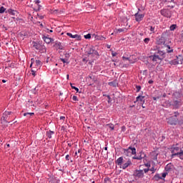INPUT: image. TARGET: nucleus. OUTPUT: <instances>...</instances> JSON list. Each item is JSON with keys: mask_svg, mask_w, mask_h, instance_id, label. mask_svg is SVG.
Instances as JSON below:
<instances>
[{"mask_svg": "<svg viewBox=\"0 0 183 183\" xmlns=\"http://www.w3.org/2000/svg\"><path fill=\"white\" fill-rule=\"evenodd\" d=\"M178 117H179V112H175L174 116L167 119V124H169V125H177L178 124Z\"/></svg>", "mask_w": 183, "mask_h": 183, "instance_id": "nucleus-1", "label": "nucleus"}, {"mask_svg": "<svg viewBox=\"0 0 183 183\" xmlns=\"http://www.w3.org/2000/svg\"><path fill=\"white\" fill-rule=\"evenodd\" d=\"M157 44L158 45H164L165 48H167V51L168 54H170V52H174V49H171V46L169 45L165 44V38L162 36L157 40Z\"/></svg>", "mask_w": 183, "mask_h": 183, "instance_id": "nucleus-2", "label": "nucleus"}, {"mask_svg": "<svg viewBox=\"0 0 183 183\" xmlns=\"http://www.w3.org/2000/svg\"><path fill=\"white\" fill-rule=\"evenodd\" d=\"M123 152L126 157H131V155H135L137 154V149L129 147L128 149H124Z\"/></svg>", "mask_w": 183, "mask_h": 183, "instance_id": "nucleus-3", "label": "nucleus"}, {"mask_svg": "<svg viewBox=\"0 0 183 183\" xmlns=\"http://www.w3.org/2000/svg\"><path fill=\"white\" fill-rule=\"evenodd\" d=\"M170 105L175 109H178V108L182 105V101L179 99H173V101L170 103Z\"/></svg>", "mask_w": 183, "mask_h": 183, "instance_id": "nucleus-4", "label": "nucleus"}, {"mask_svg": "<svg viewBox=\"0 0 183 183\" xmlns=\"http://www.w3.org/2000/svg\"><path fill=\"white\" fill-rule=\"evenodd\" d=\"M160 14L161 15H162V16H165V18H171L172 16V14H171V11H169V9H162L160 11Z\"/></svg>", "mask_w": 183, "mask_h": 183, "instance_id": "nucleus-5", "label": "nucleus"}, {"mask_svg": "<svg viewBox=\"0 0 183 183\" xmlns=\"http://www.w3.org/2000/svg\"><path fill=\"white\" fill-rule=\"evenodd\" d=\"M87 55H93V56H99V54L97 50L94 49V47H90L87 51H86Z\"/></svg>", "mask_w": 183, "mask_h": 183, "instance_id": "nucleus-6", "label": "nucleus"}, {"mask_svg": "<svg viewBox=\"0 0 183 183\" xmlns=\"http://www.w3.org/2000/svg\"><path fill=\"white\" fill-rule=\"evenodd\" d=\"M36 64V68H41V66H42V61H41V60H36L34 59H31V64H30V68H32V65H34V64Z\"/></svg>", "mask_w": 183, "mask_h": 183, "instance_id": "nucleus-7", "label": "nucleus"}, {"mask_svg": "<svg viewBox=\"0 0 183 183\" xmlns=\"http://www.w3.org/2000/svg\"><path fill=\"white\" fill-rule=\"evenodd\" d=\"M134 176L135 178H144V170H135Z\"/></svg>", "mask_w": 183, "mask_h": 183, "instance_id": "nucleus-8", "label": "nucleus"}, {"mask_svg": "<svg viewBox=\"0 0 183 183\" xmlns=\"http://www.w3.org/2000/svg\"><path fill=\"white\" fill-rule=\"evenodd\" d=\"M151 59L153 62H159V61H162V57L159 56L157 54H154V55L150 56Z\"/></svg>", "mask_w": 183, "mask_h": 183, "instance_id": "nucleus-9", "label": "nucleus"}, {"mask_svg": "<svg viewBox=\"0 0 183 183\" xmlns=\"http://www.w3.org/2000/svg\"><path fill=\"white\" fill-rule=\"evenodd\" d=\"M135 16V19L137 21V22H141V21H142V19H144V16H145L144 14H139V13H136L134 14Z\"/></svg>", "mask_w": 183, "mask_h": 183, "instance_id": "nucleus-10", "label": "nucleus"}, {"mask_svg": "<svg viewBox=\"0 0 183 183\" xmlns=\"http://www.w3.org/2000/svg\"><path fill=\"white\" fill-rule=\"evenodd\" d=\"M123 163L124 164H122V167H120V168H122V169H127V168H128V167H129L130 165H132V162H131L130 159H129L126 162H124Z\"/></svg>", "mask_w": 183, "mask_h": 183, "instance_id": "nucleus-11", "label": "nucleus"}, {"mask_svg": "<svg viewBox=\"0 0 183 183\" xmlns=\"http://www.w3.org/2000/svg\"><path fill=\"white\" fill-rule=\"evenodd\" d=\"M145 157H147V155L144 152H140V155L133 157V159H137L139 161H141V159H144Z\"/></svg>", "mask_w": 183, "mask_h": 183, "instance_id": "nucleus-12", "label": "nucleus"}, {"mask_svg": "<svg viewBox=\"0 0 183 183\" xmlns=\"http://www.w3.org/2000/svg\"><path fill=\"white\" fill-rule=\"evenodd\" d=\"M178 152H181V151H179V147H174L172 150V156L173 157H178L179 158V154H178Z\"/></svg>", "mask_w": 183, "mask_h": 183, "instance_id": "nucleus-13", "label": "nucleus"}, {"mask_svg": "<svg viewBox=\"0 0 183 183\" xmlns=\"http://www.w3.org/2000/svg\"><path fill=\"white\" fill-rule=\"evenodd\" d=\"M42 39L46 42V44H51V42H54V39L48 37V36H44Z\"/></svg>", "mask_w": 183, "mask_h": 183, "instance_id": "nucleus-14", "label": "nucleus"}, {"mask_svg": "<svg viewBox=\"0 0 183 183\" xmlns=\"http://www.w3.org/2000/svg\"><path fill=\"white\" fill-rule=\"evenodd\" d=\"M145 98V97L144 96H138L136 98V101L134 102V104H137V102H142L143 104H145V100L144 99Z\"/></svg>", "mask_w": 183, "mask_h": 183, "instance_id": "nucleus-15", "label": "nucleus"}, {"mask_svg": "<svg viewBox=\"0 0 183 183\" xmlns=\"http://www.w3.org/2000/svg\"><path fill=\"white\" fill-rule=\"evenodd\" d=\"M124 162H125V160H124V157H121L119 158H118L116 161V164L119 166V167H122V164H124Z\"/></svg>", "mask_w": 183, "mask_h": 183, "instance_id": "nucleus-16", "label": "nucleus"}, {"mask_svg": "<svg viewBox=\"0 0 183 183\" xmlns=\"http://www.w3.org/2000/svg\"><path fill=\"white\" fill-rule=\"evenodd\" d=\"M11 114H12L11 112H5L4 114H3V119L4 121H8V117H9V115H11Z\"/></svg>", "mask_w": 183, "mask_h": 183, "instance_id": "nucleus-17", "label": "nucleus"}, {"mask_svg": "<svg viewBox=\"0 0 183 183\" xmlns=\"http://www.w3.org/2000/svg\"><path fill=\"white\" fill-rule=\"evenodd\" d=\"M93 38H94V39H98L99 41H104V39H105V37L102 36H97L96 34H92Z\"/></svg>", "mask_w": 183, "mask_h": 183, "instance_id": "nucleus-18", "label": "nucleus"}, {"mask_svg": "<svg viewBox=\"0 0 183 183\" xmlns=\"http://www.w3.org/2000/svg\"><path fill=\"white\" fill-rule=\"evenodd\" d=\"M42 46H41V44H38V43H34L33 44V48H35V49H36V51H41V48Z\"/></svg>", "mask_w": 183, "mask_h": 183, "instance_id": "nucleus-19", "label": "nucleus"}, {"mask_svg": "<svg viewBox=\"0 0 183 183\" xmlns=\"http://www.w3.org/2000/svg\"><path fill=\"white\" fill-rule=\"evenodd\" d=\"M108 84L110 86H118V81L117 80H114L113 81H110Z\"/></svg>", "mask_w": 183, "mask_h": 183, "instance_id": "nucleus-20", "label": "nucleus"}, {"mask_svg": "<svg viewBox=\"0 0 183 183\" xmlns=\"http://www.w3.org/2000/svg\"><path fill=\"white\" fill-rule=\"evenodd\" d=\"M157 55H159V56H160L162 58V59L163 58H165V52L162 51H158L157 53H156Z\"/></svg>", "mask_w": 183, "mask_h": 183, "instance_id": "nucleus-21", "label": "nucleus"}, {"mask_svg": "<svg viewBox=\"0 0 183 183\" xmlns=\"http://www.w3.org/2000/svg\"><path fill=\"white\" fill-rule=\"evenodd\" d=\"M159 179H162V177H161V176H159V174H156L154 177V180L159 181Z\"/></svg>", "mask_w": 183, "mask_h": 183, "instance_id": "nucleus-22", "label": "nucleus"}, {"mask_svg": "<svg viewBox=\"0 0 183 183\" xmlns=\"http://www.w3.org/2000/svg\"><path fill=\"white\" fill-rule=\"evenodd\" d=\"M9 14H11V15H16L17 11L15 10H13L12 9H8Z\"/></svg>", "mask_w": 183, "mask_h": 183, "instance_id": "nucleus-23", "label": "nucleus"}, {"mask_svg": "<svg viewBox=\"0 0 183 183\" xmlns=\"http://www.w3.org/2000/svg\"><path fill=\"white\" fill-rule=\"evenodd\" d=\"M66 35L70 38H73V39L78 38L79 36L78 34L73 35L71 33H67Z\"/></svg>", "mask_w": 183, "mask_h": 183, "instance_id": "nucleus-24", "label": "nucleus"}, {"mask_svg": "<svg viewBox=\"0 0 183 183\" xmlns=\"http://www.w3.org/2000/svg\"><path fill=\"white\" fill-rule=\"evenodd\" d=\"M34 2V4H36V5H37L39 9H41V8H42V6H41V4H41V1L35 0Z\"/></svg>", "mask_w": 183, "mask_h": 183, "instance_id": "nucleus-25", "label": "nucleus"}, {"mask_svg": "<svg viewBox=\"0 0 183 183\" xmlns=\"http://www.w3.org/2000/svg\"><path fill=\"white\" fill-rule=\"evenodd\" d=\"M175 155H179V158L183 159V150H180V152L175 154Z\"/></svg>", "mask_w": 183, "mask_h": 183, "instance_id": "nucleus-26", "label": "nucleus"}, {"mask_svg": "<svg viewBox=\"0 0 183 183\" xmlns=\"http://www.w3.org/2000/svg\"><path fill=\"white\" fill-rule=\"evenodd\" d=\"M149 31H151V34H155V27L150 26H149Z\"/></svg>", "mask_w": 183, "mask_h": 183, "instance_id": "nucleus-27", "label": "nucleus"}, {"mask_svg": "<svg viewBox=\"0 0 183 183\" xmlns=\"http://www.w3.org/2000/svg\"><path fill=\"white\" fill-rule=\"evenodd\" d=\"M177 29V24H172L170 26V31H175Z\"/></svg>", "mask_w": 183, "mask_h": 183, "instance_id": "nucleus-28", "label": "nucleus"}, {"mask_svg": "<svg viewBox=\"0 0 183 183\" xmlns=\"http://www.w3.org/2000/svg\"><path fill=\"white\" fill-rule=\"evenodd\" d=\"M107 127H109L110 128L111 131H114V124H107Z\"/></svg>", "mask_w": 183, "mask_h": 183, "instance_id": "nucleus-29", "label": "nucleus"}, {"mask_svg": "<svg viewBox=\"0 0 183 183\" xmlns=\"http://www.w3.org/2000/svg\"><path fill=\"white\" fill-rule=\"evenodd\" d=\"M70 85H71L72 89H75V91H76V92H79V89H78V87L74 86L71 83H70Z\"/></svg>", "mask_w": 183, "mask_h": 183, "instance_id": "nucleus-30", "label": "nucleus"}, {"mask_svg": "<svg viewBox=\"0 0 183 183\" xmlns=\"http://www.w3.org/2000/svg\"><path fill=\"white\" fill-rule=\"evenodd\" d=\"M5 11H6V9H5V7L1 6L0 8V14H4V12H5Z\"/></svg>", "mask_w": 183, "mask_h": 183, "instance_id": "nucleus-31", "label": "nucleus"}, {"mask_svg": "<svg viewBox=\"0 0 183 183\" xmlns=\"http://www.w3.org/2000/svg\"><path fill=\"white\" fill-rule=\"evenodd\" d=\"M123 59L124 61H129L130 64H132L133 62L131 61V60L129 59V57H126L125 56H123Z\"/></svg>", "mask_w": 183, "mask_h": 183, "instance_id": "nucleus-32", "label": "nucleus"}, {"mask_svg": "<svg viewBox=\"0 0 183 183\" xmlns=\"http://www.w3.org/2000/svg\"><path fill=\"white\" fill-rule=\"evenodd\" d=\"M149 41H151L149 38H146L144 39V44H149Z\"/></svg>", "mask_w": 183, "mask_h": 183, "instance_id": "nucleus-33", "label": "nucleus"}, {"mask_svg": "<svg viewBox=\"0 0 183 183\" xmlns=\"http://www.w3.org/2000/svg\"><path fill=\"white\" fill-rule=\"evenodd\" d=\"M29 115V117H32V115H34V113H24V117H27Z\"/></svg>", "mask_w": 183, "mask_h": 183, "instance_id": "nucleus-34", "label": "nucleus"}, {"mask_svg": "<svg viewBox=\"0 0 183 183\" xmlns=\"http://www.w3.org/2000/svg\"><path fill=\"white\" fill-rule=\"evenodd\" d=\"M84 38H85V39H91V34L84 35Z\"/></svg>", "mask_w": 183, "mask_h": 183, "instance_id": "nucleus-35", "label": "nucleus"}, {"mask_svg": "<svg viewBox=\"0 0 183 183\" xmlns=\"http://www.w3.org/2000/svg\"><path fill=\"white\" fill-rule=\"evenodd\" d=\"M162 95H159L157 97H153V99L154 101H157V99H159V98H161Z\"/></svg>", "mask_w": 183, "mask_h": 183, "instance_id": "nucleus-36", "label": "nucleus"}, {"mask_svg": "<svg viewBox=\"0 0 183 183\" xmlns=\"http://www.w3.org/2000/svg\"><path fill=\"white\" fill-rule=\"evenodd\" d=\"M137 92H139L141 91V86H136Z\"/></svg>", "mask_w": 183, "mask_h": 183, "instance_id": "nucleus-37", "label": "nucleus"}, {"mask_svg": "<svg viewBox=\"0 0 183 183\" xmlns=\"http://www.w3.org/2000/svg\"><path fill=\"white\" fill-rule=\"evenodd\" d=\"M150 171H152V174H154V172H155V171H157V169H156L154 167H152L150 169Z\"/></svg>", "mask_w": 183, "mask_h": 183, "instance_id": "nucleus-38", "label": "nucleus"}, {"mask_svg": "<svg viewBox=\"0 0 183 183\" xmlns=\"http://www.w3.org/2000/svg\"><path fill=\"white\" fill-rule=\"evenodd\" d=\"M31 75H33V76H35V74H36V71L32 69H31Z\"/></svg>", "mask_w": 183, "mask_h": 183, "instance_id": "nucleus-39", "label": "nucleus"}, {"mask_svg": "<svg viewBox=\"0 0 183 183\" xmlns=\"http://www.w3.org/2000/svg\"><path fill=\"white\" fill-rule=\"evenodd\" d=\"M72 99L73 101H78V97L76 96H73Z\"/></svg>", "mask_w": 183, "mask_h": 183, "instance_id": "nucleus-40", "label": "nucleus"}, {"mask_svg": "<svg viewBox=\"0 0 183 183\" xmlns=\"http://www.w3.org/2000/svg\"><path fill=\"white\" fill-rule=\"evenodd\" d=\"M117 32H119V34H121V32H124V29H117Z\"/></svg>", "mask_w": 183, "mask_h": 183, "instance_id": "nucleus-41", "label": "nucleus"}, {"mask_svg": "<svg viewBox=\"0 0 183 183\" xmlns=\"http://www.w3.org/2000/svg\"><path fill=\"white\" fill-rule=\"evenodd\" d=\"M112 56H115L116 55H118V53L112 51Z\"/></svg>", "mask_w": 183, "mask_h": 183, "instance_id": "nucleus-42", "label": "nucleus"}, {"mask_svg": "<svg viewBox=\"0 0 183 183\" xmlns=\"http://www.w3.org/2000/svg\"><path fill=\"white\" fill-rule=\"evenodd\" d=\"M168 173H162V178H165V177H167V174Z\"/></svg>", "mask_w": 183, "mask_h": 183, "instance_id": "nucleus-43", "label": "nucleus"}, {"mask_svg": "<svg viewBox=\"0 0 183 183\" xmlns=\"http://www.w3.org/2000/svg\"><path fill=\"white\" fill-rule=\"evenodd\" d=\"M61 61L63 64H66V60H65V59H61Z\"/></svg>", "mask_w": 183, "mask_h": 183, "instance_id": "nucleus-44", "label": "nucleus"}, {"mask_svg": "<svg viewBox=\"0 0 183 183\" xmlns=\"http://www.w3.org/2000/svg\"><path fill=\"white\" fill-rule=\"evenodd\" d=\"M66 161H69V154H67V155L66 156Z\"/></svg>", "mask_w": 183, "mask_h": 183, "instance_id": "nucleus-45", "label": "nucleus"}, {"mask_svg": "<svg viewBox=\"0 0 183 183\" xmlns=\"http://www.w3.org/2000/svg\"><path fill=\"white\" fill-rule=\"evenodd\" d=\"M148 171H149V169H144V172L145 174H147V172H148Z\"/></svg>", "mask_w": 183, "mask_h": 183, "instance_id": "nucleus-46", "label": "nucleus"}, {"mask_svg": "<svg viewBox=\"0 0 183 183\" xmlns=\"http://www.w3.org/2000/svg\"><path fill=\"white\" fill-rule=\"evenodd\" d=\"M148 82H149V84H154V81H152V80H149Z\"/></svg>", "mask_w": 183, "mask_h": 183, "instance_id": "nucleus-47", "label": "nucleus"}, {"mask_svg": "<svg viewBox=\"0 0 183 183\" xmlns=\"http://www.w3.org/2000/svg\"><path fill=\"white\" fill-rule=\"evenodd\" d=\"M2 82H3V84H5V82H7V80L3 79Z\"/></svg>", "mask_w": 183, "mask_h": 183, "instance_id": "nucleus-48", "label": "nucleus"}, {"mask_svg": "<svg viewBox=\"0 0 183 183\" xmlns=\"http://www.w3.org/2000/svg\"><path fill=\"white\" fill-rule=\"evenodd\" d=\"M65 117H60V119H64Z\"/></svg>", "mask_w": 183, "mask_h": 183, "instance_id": "nucleus-49", "label": "nucleus"}, {"mask_svg": "<svg viewBox=\"0 0 183 183\" xmlns=\"http://www.w3.org/2000/svg\"><path fill=\"white\" fill-rule=\"evenodd\" d=\"M39 18L40 19H44V16H40Z\"/></svg>", "mask_w": 183, "mask_h": 183, "instance_id": "nucleus-50", "label": "nucleus"}, {"mask_svg": "<svg viewBox=\"0 0 183 183\" xmlns=\"http://www.w3.org/2000/svg\"><path fill=\"white\" fill-rule=\"evenodd\" d=\"M166 97H167V94L164 93V94H163V98H165Z\"/></svg>", "mask_w": 183, "mask_h": 183, "instance_id": "nucleus-51", "label": "nucleus"}, {"mask_svg": "<svg viewBox=\"0 0 183 183\" xmlns=\"http://www.w3.org/2000/svg\"><path fill=\"white\" fill-rule=\"evenodd\" d=\"M48 138H52V137L51 136V134H48Z\"/></svg>", "mask_w": 183, "mask_h": 183, "instance_id": "nucleus-52", "label": "nucleus"}, {"mask_svg": "<svg viewBox=\"0 0 183 183\" xmlns=\"http://www.w3.org/2000/svg\"><path fill=\"white\" fill-rule=\"evenodd\" d=\"M104 151H108V147H104Z\"/></svg>", "mask_w": 183, "mask_h": 183, "instance_id": "nucleus-53", "label": "nucleus"}, {"mask_svg": "<svg viewBox=\"0 0 183 183\" xmlns=\"http://www.w3.org/2000/svg\"><path fill=\"white\" fill-rule=\"evenodd\" d=\"M142 107L145 108V106H144V103L142 104Z\"/></svg>", "mask_w": 183, "mask_h": 183, "instance_id": "nucleus-54", "label": "nucleus"}, {"mask_svg": "<svg viewBox=\"0 0 183 183\" xmlns=\"http://www.w3.org/2000/svg\"><path fill=\"white\" fill-rule=\"evenodd\" d=\"M66 78H67V79H69V74L66 75Z\"/></svg>", "mask_w": 183, "mask_h": 183, "instance_id": "nucleus-55", "label": "nucleus"}, {"mask_svg": "<svg viewBox=\"0 0 183 183\" xmlns=\"http://www.w3.org/2000/svg\"><path fill=\"white\" fill-rule=\"evenodd\" d=\"M181 38L183 39V33L181 34Z\"/></svg>", "mask_w": 183, "mask_h": 183, "instance_id": "nucleus-56", "label": "nucleus"}, {"mask_svg": "<svg viewBox=\"0 0 183 183\" xmlns=\"http://www.w3.org/2000/svg\"><path fill=\"white\" fill-rule=\"evenodd\" d=\"M108 99H111V97L107 96Z\"/></svg>", "mask_w": 183, "mask_h": 183, "instance_id": "nucleus-57", "label": "nucleus"}, {"mask_svg": "<svg viewBox=\"0 0 183 183\" xmlns=\"http://www.w3.org/2000/svg\"><path fill=\"white\" fill-rule=\"evenodd\" d=\"M159 68V66H157L156 67V69L158 70Z\"/></svg>", "mask_w": 183, "mask_h": 183, "instance_id": "nucleus-58", "label": "nucleus"}, {"mask_svg": "<svg viewBox=\"0 0 183 183\" xmlns=\"http://www.w3.org/2000/svg\"><path fill=\"white\" fill-rule=\"evenodd\" d=\"M75 155H78V152H75Z\"/></svg>", "mask_w": 183, "mask_h": 183, "instance_id": "nucleus-59", "label": "nucleus"}, {"mask_svg": "<svg viewBox=\"0 0 183 183\" xmlns=\"http://www.w3.org/2000/svg\"><path fill=\"white\" fill-rule=\"evenodd\" d=\"M78 152H79H79H81V149H79V150H78Z\"/></svg>", "mask_w": 183, "mask_h": 183, "instance_id": "nucleus-60", "label": "nucleus"}, {"mask_svg": "<svg viewBox=\"0 0 183 183\" xmlns=\"http://www.w3.org/2000/svg\"><path fill=\"white\" fill-rule=\"evenodd\" d=\"M86 61V59H83V61Z\"/></svg>", "mask_w": 183, "mask_h": 183, "instance_id": "nucleus-61", "label": "nucleus"}, {"mask_svg": "<svg viewBox=\"0 0 183 183\" xmlns=\"http://www.w3.org/2000/svg\"><path fill=\"white\" fill-rule=\"evenodd\" d=\"M49 32H54V31H52V30H49Z\"/></svg>", "mask_w": 183, "mask_h": 183, "instance_id": "nucleus-62", "label": "nucleus"}, {"mask_svg": "<svg viewBox=\"0 0 183 183\" xmlns=\"http://www.w3.org/2000/svg\"><path fill=\"white\" fill-rule=\"evenodd\" d=\"M107 48H109V49L111 48V46H107Z\"/></svg>", "mask_w": 183, "mask_h": 183, "instance_id": "nucleus-63", "label": "nucleus"}, {"mask_svg": "<svg viewBox=\"0 0 183 183\" xmlns=\"http://www.w3.org/2000/svg\"><path fill=\"white\" fill-rule=\"evenodd\" d=\"M63 94L62 93H60V95H62Z\"/></svg>", "mask_w": 183, "mask_h": 183, "instance_id": "nucleus-64", "label": "nucleus"}]
</instances>
